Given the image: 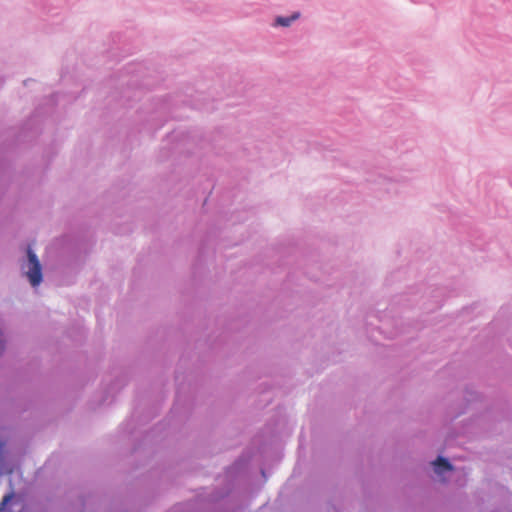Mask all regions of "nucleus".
Listing matches in <instances>:
<instances>
[{"label": "nucleus", "instance_id": "20e7f679", "mask_svg": "<svg viewBox=\"0 0 512 512\" xmlns=\"http://www.w3.org/2000/svg\"><path fill=\"white\" fill-rule=\"evenodd\" d=\"M3 348H4V345H3V338H2V334L0 333V354L2 353L3 351Z\"/></svg>", "mask_w": 512, "mask_h": 512}, {"label": "nucleus", "instance_id": "f257e3e1", "mask_svg": "<svg viewBox=\"0 0 512 512\" xmlns=\"http://www.w3.org/2000/svg\"><path fill=\"white\" fill-rule=\"evenodd\" d=\"M28 256V270L26 271V275L29 278V281L32 286H38L42 281V269L41 264L35 255V253L28 248L27 250Z\"/></svg>", "mask_w": 512, "mask_h": 512}, {"label": "nucleus", "instance_id": "7ed1b4c3", "mask_svg": "<svg viewBox=\"0 0 512 512\" xmlns=\"http://www.w3.org/2000/svg\"><path fill=\"white\" fill-rule=\"evenodd\" d=\"M298 17H299V13H295L291 17H278L276 19V24L280 25V26L287 27L292 23V21L296 20Z\"/></svg>", "mask_w": 512, "mask_h": 512}, {"label": "nucleus", "instance_id": "f03ea898", "mask_svg": "<svg viewBox=\"0 0 512 512\" xmlns=\"http://www.w3.org/2000/svg\"><path fill=\"white\" fill-rule=\"evenodd\" d=\"M433 465L435 472L439 475L445 471H451L453 469L452 465L448 462V460L443 457H438L433 462Z\"/></svg>", "mask_w": 512, "mask_h": 512}]
</instances>
